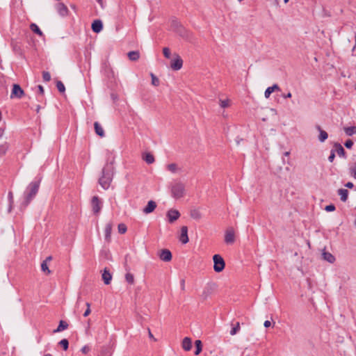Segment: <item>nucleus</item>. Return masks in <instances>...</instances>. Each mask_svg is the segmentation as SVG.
Instances as JSON below:
<instances>
[{
	"label": "nucleus",
	"mask_w": 356,
	"mask_h": 356,
	"mask_svg": "<svg viewBox=\"0 0 356 356\" xmlns=\"http://www.w3.org/2000/svg\"><path fill=\"white\" fill-rule=\"evenodd\" d=\"M113 162L114 159L111 161H109V159H107V162L102 170V176L99 178L98 182L104 190L108 189L113 181L114 175Z\"/></svg>",
	"instance_id": "nucleus-1"
},
{
	"label": "nucleus",
	"mask_w": 356,
	"mask_h": 356,
	"mask_svg": "<svg viewBox=\"0 0 356 356\" xmlns=\"http://www.w3.org/2000/svg\"><path fill=\"white\" fill-rule=\"evenodd\" d=\"M42 180V177H38L35 179L31 181L27 186L24 191V202L23 204L26 207L31 201L35 197L38 192L40 184Z\"/></svg>",
	"instance_id": "nucleus-2"
},
{
	"label": "nucleus",
	"mask_w": 356,
	"mask_h": 356,
	"mask_svg": "<svg viewBox=\"0 0 356 356\" xmlns=\"http://www.w3.org/2000/svg\"><path fill=\"white\" fill-rule=\"evenodd\" d=\"M213 270L216 273L222 271L225 266L224 259L220 254H214L213 257Z\"/></svg>",
	"instance_id": "nucleus-3"
},
{
	"label": "nucleus",
	"mask_w": 356,
	"mask_h": 356,
	"mask_svg": "<svg viewBox=\"0 0 356 356\" xmlns=\"http://www.w3.org/2000/svg\"><path fill=\"white\" fill-rule=\"evenodd\" d=\"M185 188L183 184L176 183L172 186L171 192L173 197L176 199L184 196Z\"/></svg>",
	"instance_id": "nucleus-4"
},
{
	"label": "nucleus",
	"mask_w": 356,
	"mask_h": 356,
	"mask_svg": "<svg viewBox=\"0 0 356 356\" xmlns=\"http://www.w3.org/2000/svg\"><path fill=\"white\" fill-rule=\"evenodd\" d=\"M91 207L95 214H98L102 207V202L97 196H94L91 200Z\"/></svg>",
	"instance_id": "nucleus-5"
},
{
	"label": "nucleus",
	"mask_w": 356,
	"mask_h": 356,
	"mask_svg": "<svg viewBox=\"0 0 356 356\" xmlns=\"http://www.w3.org/2000/svg\"><path fill=\"white\" fill-rule=\"evenodd\" d=\"M235 241V233L232 227L227 229L225 233V242L227 245L233 244Z\"/></svg>",
	"instance_id": "nucleus-6"
},
{
	"label": "nucleus",
	"mask_w": 356,
	"mask_h": 356,
	"mask_svg": "<svg viewBox=\"0 0 356 356\" xmlns=\"http://www.w3.org/2000/svg\"><path fill=\"white\" fill-rule=\"evenodd\" d=\"M24 95V92L22 88L18 84H14L10 94V98L20 99Z\"/></svg>",
	"instance_id": "nucleus-7"
},
{
	"label": "nucleus",
	"mask_w": 356,
	"mask_h": 356,
	"mask_svg": "<svg viewBox=\"0 0 356 356\" xmlns=\"http://www.w3.org/2000/svg\"><path fill=\"white\" fill-rule=\"evenodd\" d=\"M183 60L178 54H175V58L171 60L170 67L173 70H179L182 67Z\"/></svg>",
	"instance_id": "nucleus-8"
},
{
	"label": "nucleus",
	"mask_w": 356,
	"mask_h": 356,
	"mask_svg": "<svg viewBox=\"0 0 356 356\" xmlns=\"http://www.w3.org/2000/svg\"><path fill=\"white\" fill-rule=\"evenodd\" d=\"M166 216L168 218V222L170 223H173L180 217V213L176 209H171L168 211Z\"/></svg>",
	"instance_id": "nucleus-9"
},
{
	"label": "nucleus",
	"mask_w": 356,
	"mask_h": 356,
	"mask_svg": "<svg viewBox=\"0 0 356 356\" xmlns=\"http://www.w3.org/2000/svg\"><path fill=\"white\" fill-rule=\"evenodd\" d=\"M158 255L160 259L165 262L171 261L172 257L171 252L168 249L161 250Z\"/></svg>",
	"instance_id": "nucleus-10"
},
{
	"label": "nucleus",
	"mask_w": 356,
	"mask_h": 356,
	"mask_svg": "<svg viewBox=\"0 0 356 356\" xmlns=\"http://www.w3.org/2000/svg\"><path fill=\"white\" fill-rule=\"evenodd\" d=\"M179 241L183 244H186V243L188 242V227L186 226H183L181 228V234L179 236Z\"/></svg>",
	"instance_id": "nucleus-11"
},
{
	"label": "nucleus",
	"mask_w": 356,
	"mask_h": 356,
	"mask_svg": "<svg viewBox=\"0 0 356 356\" xmlns=\"http://www.w3.org/2000/svg\"><path fill=\"white\" fill-rule=\"evenodd\" d=\"M91 29L94 33H98L103 29V23L100 19H96L92 23Z\"/></svg>",
	"instance_id": "nucleus-12"
},
{
	"label": "nucleus",
	"mask_w": 356,
	"mask_h": 356,
	"mask_svg": "<svg viewBox=\"0 0 356 356\" xmlns=\"http://www.w3.org/2000/svg\"><path fill=\"white\" fill-rule=\"evenodd\" d=\"M156 208V203L153 200H149L147 202L146 207L143 209V213L147 214L153 212L154 209Z\"/></svg>",
	"instance_id": "nucleus-13"
},
{
	"label": "nucleus",
	"mask_w": 356,
	"mask_h": 356,
	"mask_svg": "<svg viewBox=\"0 0 356 356\" xmlns=\"http://www.w3.org/2000/svg\"><path fill=\"white\" fill-rule=\"evenodd\" d=\"M316 129L319 131L318 140L321 143L325 142L328 138L327 133L325 131L323 130L320 125H316Z\"/></svg>",
	"instance_id": "nucleus-14"
},
{
	"label": "nucleus",
	"mask_w": 356,
	"mask_h": 356,
	"mask_svg": "<svg viewBox=\"0 0 356 356\" xmlns=\"http://www.w3.org/2000/svg\"><path fill=\"white\" fill-rule=\"evenodd\" d=\"M57 12L61 16H66L68 13V9L67 6L63 3H58L56 6Z\"/></svg>",
	"instance_id": "nucleus-15"
},
{
	"label": "nucleus",
	"mask_w": 356,
	"mask_h": 356,
	"mask_svg": "<svg viewBox=\"0 0 356 356\" xmlns=\"http://www.w3.org/2000/svg\"><path fill=\"white\" fill-rule=\"evenodd\" d=\"M112 229H113L112 223L111 222H108L106 225L105 229H104V232H105L104 238H105V240L107 242H109L111 241Z\"/></svg>",
	"instance_id": "nucleus-16"
},
{
	"label": "nucleus",
	"mask_w": 356,
	"mask_h": 356,
	"mask_svg": "<svg viewBox=\"0 0 356 356\" xmlns=\"http://www.w3.org/2000/svg\"><path fill=\"white\" fill-rule=\"evenodd\" d=\"M102 280H104V284L106 285L109 284L112 280V275L106 268L104 269L102 273Z\"/></svg>",
	"instance_id": "nucleus-17"
},
{
	"label": "nucleus",
	"mask_w": 356,
	"mask_h": 356,
	"mask_svg": "<svg viewBox=\"0 0 356 356\" xmlns=\"http://www.w3.org/2000/svg\"><path fill=\"white\" fill-rule=\"evenodd\" d=\"M280 88L277 84H274L272 86L268 87L264 92V96L266 99L269 98L271 93L274 91H279Z\"/></svg>",
	"instance_id": "nucleus-18"
},
{
	"label": "nucleus",
	"mask_w": 356,
	"mask_h": 356,
	"mask_svg": "<svg viewBox=\"0 0 356 356\" xmlns=\"http://www.w3.org/2000/svg\"><path fill=\"white\" fill-rule=\"evenodd\" d=\"M68 326H69V325L66 321L61 320L59 322L58 326L57 327V328L56 330H54L53 331V332L54 333L60 332L67 329Z\"/></svg>",
	"instance_id": "nucleus-19"
},
{
	"label": "nucleus",
	"mask_w": 356,
	"mask_h": 356,
	"mask_svg": "<svg viewBox=\"0 0 356 356\" xmlns=\"http://www.w3.org/2000/svg\"><path fill=\"white\" fill-rule=\"evenodd\" d=\"M94 128L97 135L99 136L100 137H104L105 136L104 131L98 122H95L94 123Z\"/></svg>",
	"instance_id": "nucleus-20"
},
{
	"label": "nucleus",
	"mask_w": 356,
	"mask_h": 356,
	"mask_svg": "<svg viewBox=\"0 0 356 356\" xmlns=\"http://www.w3.org/2000/svg\"><path fill=\"white\" fill-rule=\"evenodd\" d=\"M143 159L147 164H152L155 161L154 155L149 152L145 153Z\"/></svg>",
	"instance_id": "nucleus-21"
},
{
	"label": "nucleus",
	"mask_w": 356,
	"mask_h": 356,
	"mask_svg": "<svg viewBox=\"0 0 356 356\" xmlns=\"http://www.w3.org/2000/svg\"><path fill=\"white\" fill-rule=\"evenodd\" d=\"M191 347H192V342H191V339L188 337H185L182 341V348L185 350L188 351L191 349Z\"/></svg>",
	"instance_id": "nucleus-22"
},
{
	"label": "nucleus",
	"mask_w": 356,
	"mask_h": 356,
	"mask_svg": "<svg viewBox=\"0 0 356 356\" xmlns=\"http://www.w3.org/2000/svg\"><path fill=\"white\" fill-rule=\"evenodd\" d=\"M128 58L131 61H136L140 58V52L138 51H131L128 53Z\"/></svg>",
	"instance_id": "nucleus-23"
},
{
	"label": "nucleus",
	"mask_w": 356,
	"mask_h": 356,
	"mask_svg": "<svg viewBox=\"0 0 356 356\" xmlns=\"http://www.w3.org/2000/svg\"><path fill=\"white\" fill-rule=\"evenodd\" d=\"M338 194L340 195V199L342 202H346L347 200L348 196V191L347 189H339Z\"/></svg>",
	"instance_id": "nucleus-24"
},
{
	"label": "nucleus",
	"mask_w": 356,
	"mask_h": 356,
	"mask_svg": "<svg viewBox=\"0 0 356 356\" xmlns=\"http://www.w3.org/2000/svg\"><path fill=\"white\" fill-rule=\"evenodd\" d=\"M323 259L327 261H328L330 264L334 263L335 261L334 257L330 252H323L322 253Z\"/></svg>",
	"instance_id": "nucleus-25"
},
{
	"label": "nucleus",
	"mask_w": 356,
	"mask_h": 356,
	"mask_svg": "<svg viewBox=\"0 0 356 356\" xmlns=\"http://www.w3.org/2000/svg\"><path fill=\"white\" fill-rule=\"evenodd\" d=\"M335 150L337 154L341 157H345V150L343 147L339 144V143H335L334 144Z\"/></svg>",
	"instance_id": "nucleus-26"
},
{
	"label": "nucleus",
	"mask_w": 356,
	"mask_h": 356,
	"mask_svg": "<svg viewBox=\"0 0 356 356\" xmlns=\"http://www.w3.org/2000/svg\"><path fill=\"white\" fill-rule=\"evenodd\" d=\"M345 134L348 136H352L354 134H356V127H347L343 128Z\"/></svg>",
	"instance_id": "nucleus-27"
},
{
	"label": "nucleus",
	"mask_w": 356,
	"mask_h": 356,
	"mask_svg": "<svg viewBox=\"0 0 356 356\" xmlns=\"http://www.w3.org/2000/svg\"><path fill=\"white\" fill-rule=\"evenodd\" d=\"M9 148V144L7 142L0 145V156L5 155Z\"/></svg>",
	"instance_id": "nucleus-28"
},
{
	"label": "nucleus",
	"mask_w": 356,
	"mask_h": 356,
	"mask_svg": "<svg viewBox=\"0 0 356 356\" xmlns=\"http://www.w3.org/2000/svg\"><path fill=\"white\" fill-rule=\"evenodd\" d=\"M30 29L33 33L38 34V35L42 36L43 35L42 31L40 29L38 25L34 23H32L30 25Z\"/></svg>",
	"instance_id": "nucleus-29"
},
{
	"label": "nucleus",
	"mask_w": 356,
	"mask_h": 356,
	"mask_svg": "<svg viewBox=\"0 0 356 356\" xmlns=\"http://www.w3.org/2000/svg\"><path fill=\"white\" fill-rule=\"evenodd\" d=\"M219 105L222 108H228L230 105V101L229 99H219Z\"/></svg>",
	"instance_id": "nucleus-30"
},
{
	"label": "nucleus",
	"mask_w": 356,
	"mask_h": 356,
	"mask_svg": "<svg viewBox=\"0 0 356 356\" xmlns=\"http://www.w3.org/2000/svg\"><path fill=\"white\" fill-rule=\"evenodd\" d=\"M166 168L172 173H176L178 171V167L176 163H170L166 166Z\"/></svg>",
	"instance_id": "nucleus-31"
},
{
	"label": "nucleus",
	"mask_w": 356,
	"mask_h": 356,
	"mask_svg": "<svg viewBox=\"0 0 356 356\" xmlns=\"http://www.w3.org/2000/svg\"><path fill=\"white\" fill-rule=\"evenodd\" d=\"M38 90V94L37 96V99L38 101H41L43 99V95H44V88L41 85H38L37 86Z\"/></svg>",
	"instance_id": "nucleus-32"
},
{
	"label": "nucleus",
	"mask_w": 356,
	"mask_h": 356,
	"mask_svg": "<svg viewBox=\"0 0 356 356\" xmlns=\"http://www.w3.org/2000/svg\"><path fill=\"white\" fill-rule=\"evenodd\" d=\"M41 269L46 274H47V275L50 274L51 271L48 268V266L47 264V260H44L42 261V263L41 264Z\"/></svg>",
	"instance_id": "nucleus-33"
},
{
	"label": "nucleus",
	"mask_w": 356,
	"mask_h": 356,
	"mask_svg": "<svg viewBox=\"0 0 356 356\" xmlns=\"http://www.w3.org/2000/svg\"><path fill=\"white\" fill-rule=\"evenodd\" d=\"M125 280L126 281L130 284H133L134 282V275L130 273H126L125 275Z\"/></svg>",
	"instance_id": "nucleus-34"
},
{
	"label": "nucleus",
	"mask_w": 356,
	"mask_h": 356,
	"mask_svg": "<svg viewBox=\"0 0 356 356\" xmlns=\"http://www.w3.org/2000/svg\"><path fill=\"white\" fill-rule=\"evenodd\" d=\"M59 345L63 348V350H67L69 347V341L67 339H63L60 341L58 343Z\"/></svg>",
	"instance_id": "nucleus-35"
},
{
	"label": "nucleus",
	"mask_w": 356,
	"mask_h": 356,
	"mask_svg": "<svg viewBox=\"0 0 356 356\" xmlns=\"http://www.w3.org/2000/svg\"><path fill=\"white\" fill-rule=\"evenodd\" d=\"M56 88L60 92H64L65 90V86L61 81L56 82Z\"/></svg>",
	"instance_id": "nucleus-36"
},
{
	"label": "nucleus",
	"mask_w": 356,
	"mask_h": 356,
	"mask_svg": "<svg viewBox=\"0 0 356 356\" xmlns=\"http://www.w3.org/2000/svg\"><path fill=\"white\" fill-rule=\"evenodd\" d=\"M240 330V323L237 322L230 331L231 335H235Z\"/></svg>",
	"instance_id": "nucleus-37"
},
{
	"label": "nucleus",
	"mask_w": 356,
	"mask_h": 356,
	"mask_svg": "<svg viewBox=\"0 0 356 356\" xmlns=\"http://www.w3.org/2000/svg\"><path fill=\"white\" fill-rule=\"evenodd\" d=\"M152 78V84L154 86H158L159 85V79L153 74H150Z\"/></svg>",
	"instance_id": "nucleus-38"
},
{
	"label": "nucleus",
	"mask_w": 356,
	"mask_h": 356,
	"mask_svg": "<svg viewBox=\"0 0 356 356\" xmlns=\"http://www.w3.org/2000/svg\"><path fill=\"white\" fill-rule=\"evenodd\" d=\"M118 229L120 234H124L127 230V227L124 223L119 224Z\"/></svg>",
	"instance_id": "nucleus-39"
},
{
	"label": "nucleus",
	"mask_w": 356,
	"mask_h": 356,
	"mask_svg": "<svg viewBox=\"0 0 356 356\" xmlns=\"http://www.w3.org/2000/svg\"><path fill=\"white\" fill-rule=\"evenodd\" d=\"M195 355H198L200 354V339H197L195 341Z\"/></svg>",
	"instance_id": "nucleus-40"
},
{
	"label": "nucleus",
	"mask_w": 356,
	"mask_h": 356,
	"mask_svg": "<svg viewBox=\"0 0 356 356\" xmlns=\"http://www.w3.org/2000/svg\"><path fill=\"white\" fill-rule=\"evenodd\" d=\"M42 79L44 81L48 82L51 80V75L49 72L44 71L42 72Z\"/></svg>",
	"instance_id": "nucleus-41"
},
{
	"label": "nucleus",
	"mask_w": 356,
	"mask_h": 356,
	"mask_svg": "<svg viewBox=\"0 0 356 356\" xmlns=\"http://www.w3.org/2000/svg\"><path fill=\"white\" fill-rule=\"evenodd\" d=\"M191 216L192 218H193L195 219H198L200 216V214L198 210L194 209L191 211Z\"/></svg>",
	"instance_id": "nucleus-42"
},
{
	"label": "nucleus",
	"mask_w": 356,
	"mask_h": 356,
	"mask_svg": "<svg viewBox=\"0 0 356 356\" xmlns=\"http://www.w3.org/2000/svg\"><path fill=\"white\" fill-rule=\"evenodd\" d=\"M163 53L164 56L166 58H170V49L168 47H164L163 49Z\"/></svg>",
	"instance_id": "nucleus-43"
},
{
	"label": "nucleus",
	"mask_w": 356,
	"mask_h": 356,
	"mask_svg": "<svg viewBox=\"0 0 356 356\" xmlns=\"http://www.w3.org/2000/svg\"><path fill=\"white\" fill-rule=\"evenodd\" d=\"M8 197L10 203L9 211H10L12 204L13 203V194L11 191L8 193Z\"/></svg>",
	"instance_id": "nucleus-44"
},
{
	"label": "nucleus",
	"mask_w": 356,
	"mask_h": 356,
	"mask_svg": "<svg viewBox=\"0 0 356 356\" xmlns=\"http://www.w3.org/2000/svg\"><path fill=\"white\" fill-rule=\"evenodd\" d=\"M86 305L87 306V309L85 311V312L83 313V316L84 317L88 316L90 314V312H91V310H90V303L89 302H86Z\"/></svg>",
	"instance_id": "nucleus-45"
},
{
	"label": "nucleus",
	"mask_w": 356,
	"mask_h": 356,
	"mask_svg": "<svg viewBox=\"0 0 356 356\" xmlns=\"http://www.w3.org/2000/svg\"><path fill=\"white\" fill-rule=\"evenodd\" d=\"M325 210L326 211H328V212H330V211H334L335 210V206L334 204H329V205H327L325 208Z\"/></svg>",
	"instance_id": "nucleus-46"
},
{
	"label": "nucleus",
	"mask_w": 356,
	"mask_h": 356,
	"mask_svg": "<svg viewBox=\"0 0 356 356\" xmlns=\"http://www.w3.org/2000/svg\"><path fill=\"white\" fill-rule=\"evenodd\" d=\"M350 175L355 179H356V164L350 168Z\"/></svg>",
	"instance_id": "nucleus-47"
},
{
	"label": "nucleus",
	"mask_w": 356,
	"mask_h": 356,
	"mask_svg": "<svg viewBox=\"0 0 356 356\" xmlns=\"http://www.w3.org/2000/svg\"><path fill=\"white\" fill-rule=\"evenodd\" d=\"M344 145L346 148L348 149H350L353 145V142L351 140H347L345 143H344Z\"/></svg>",
	"instance_id": "nucleus-48"
},
{
	"label": "nucleus",
	"mask_w": 356,
	"mask_h": 356,
	"mask_svg": "<svg viewBox=\"0 0 356 356\" xmlns=\"http://www.w3.org/2000/svg\"><path fill=\"white\" fill-rule=\"evenodd\" d=\"M335 158L334 150H331L330 155L328 156V161L332 162Z\"/></svg>",
	"instance_id": "nucleus-49"
},
{
	"label": "nucleus",
	"mask_w": 356,
	"mask_h": 356,
	"mask_svg": "<svg viewBox=\"0 0 356 356\" xmlns=\"http://www.w3.org/2000/svg\"><path fill=\"white\" fill-rule=\"evenodd\" d=\"M89 350H90V348H89L88 346H84L81 348V351L83 354H86V353H88L89 352Z\"/></svg>",
	"instance_id": "nucleus-50"
},
{
	"label": "nucleus",
	"mask_w": 356,
	"mask_h": 356,
	"mask_svg": "<svg viewBox=\"0 0 356 356\" xmlns=\"http://www.w3.org/2000/svg\"><path fill=\"white\" fill-rule=\"evenodd\" d=\"M209 295V291L206 288L204 290L203 294H202V297L204 296V298H207Z\"/></svg>",
	"instance_id": "nucleus-51"
},
{
	"label": "nucleus",
	"mask_w": 356,
	"mask_h": 356,
	"mask_svg": "<svg viewBox=\"0 0 356 356\" xmlns=\"http://www.w3.org/2000/svg\"><path fill=\"white\" fill-rule=\"evenodd\" d=\"M345 186L348 188H353L354 185L352 182H348L345 184Z\"/></svg>",
	"instance_id": "nucleus-52"
},
{
	"label": "nucleus",
	"mask_w": 356,
	"mask_h": 356,
	"mask_svg": "<svg viewBox=\"0 0 356 356\" xmlns=\"http://www.w3.org/2000/svg\"><path fill=\"white\" fill-rule=\"evenodd\" d=\"M270 325H271L270 321H268V320H267V321H266L264 322V327H270Z\"/></svg>",
	"instance_id": "nucleus-53"
},
{
	"label": "nucleus",
	"mask_w": 356,
	"mask_h": 356,
	"mask_svg": "<svg viewBox=\"0 0 356 356\" xmlns=\"http://www.w3.org/2000/svg\"><path fill=\"white\" fill-rule=\"evenodd\" d=\"M282 97L285 99L286 98H291V93L289 92L287 94L282 95Z\"/></svg>",
	"instance_id": "nucleus-54"
},
{
	"label": "nucleus",
	"mask_w": 356,
	"mask_h": 356,
	"mask_svg": "<svg viewBox=\"0 0 356 356\" xmlns=\"http://www.w3.org/2000/svg\"><path fill=\"white\" fill-rule=\"evenodd\" d=\"M148 332H149V337L150 339H153L155 341L156 339L154 338V336H153V334H152V332H151V331H150V330H149V329H148Z\"/></svg>",
	"instance_id": "nucleus-55"
},
{
	"label": "nucleus",
	"mask_w": 356,
	"mask_h": 356,
	"mask_svg": "<svg viewBox=\"0 0 356 356\" xmlns=\"http://www.w3.org/2000/svg\"><path fill=\"white\" fill-rule=\"evenodd\" d=\"M42 106L40 105H37L35 111L37 113H39L40 110L41 109Z\"/></svg>",
	"instance_id": "nucleus-56"
},
{
	"label": "nucleus",
	"mask_w": 356,
	"mask_h": 356,
	"mask_svg": "<svg viewBox=\"0 0 356 356\" xmlns=\"http://www.w3.org/2000/svg\"><path fill=\"white\" fill-rule=\"evenodd\" d=\"M51 259H52V257L51 256H49V257H47V259L45 260H47V262L48 261L51 260Z\"/></svg>",
	"instance_id": "nucleus-57"
},
{
	"label": "nucleus",
	"mask_w": 356,
	"mask_h": 356,
	"mask_svg": "<svg viewBox=\"0 0 356 356\" xmlns=\"http://www.w3.org/2000/svg\"><path fill=\"white\" fill-rule=\"evenodd\" d=\"M284 155L286 156H288L289 155V152H286L284 153Z\"/></svg>",
	"instance_id": "nucleus-58"
},
{
	"label": "nucleus",
	"mask_w": 356,
	"mask_h": 356,
	"mask_svg": "<svg viewBox=\"0 0 356 356\" xmlns=\"http://www.w3.org/2000/svg\"><path fill=\"white\" fill-rule=\"evenodd\" d=\"M111 97H112V99H115V95H114V94H112V95H111Z\"/></svg>",
	"instance_id": "nucleus-59"
},
{
	"label": "nucleus",
	"mask_w": 356,
	"mask_h": 356,
	"mask_svg": "<svg viewBox=\"0 0 356 356\" xmlns=\"http://www.w3.org/2000/svg\"><path fill=\"white\" fill-rule=\"evenodd\" d=\"M44 356H53V355L51 354L47 353V354H45Z\"/></svg>",
	"instance_id": "nucleus-60"
},
{
	"label": "nucleus",
	"mask_w": 356,
	"mask_h": 356,
	"mask_svg": "<svg viewBox=\"0 0 356 356\" xmlns=\"http://www.w3.org/2000/svg\"><path fill=\"white\" fill-rule=\"evenodd\" d=\"M96 1H97L99 3H100V4L102 3V0H96Z\"/></svg>",
	"instance_id": "nucleus-61"
},
{
	"label": "nucleus",
	"mask_w": 356,
	"mask_h": 356,
	"mask_svg": "<svg viewBox=\"0 0 356 356\" xmlns=\"http://www.w3.org/2000/svg\"><path fill=\"white\" fill-rule=\"evenodd\" d=\"M181 284H182L183 286L184 285V280H181Z\"/></svg>",
	"instance_id": "nucleus-62"
},
{
	"label": "nucleus",
	"mask_w": 356,
	"mask_h": 356,
	"mask_svg": "<svg viewBox=\"0 0 356 356\" xmlns=\"http://www.w3.org/2000/svg\"><path fill=\"white\" fill-rule=\"evenodd\" d=\"M289 0H284V2L285 3H287L289 2Z\"/></svg>",
	"instance_id": "nucleus-63"
},
{
	"label": "nucleus",
	"mask_w": 356,
	"mask_h": 356,
	"mask_svg": "<svg viewBox=\"0 0 356 356\" xmlns=\"http://www.w3.org/2000/svg\"><path fill=\"white\" fill-rule=\"evenodd\" d=\"M41 337H39L38 339V342L40 343Z\"/></svg>",
	"instance_id": "nucleus-64"
}]
</instances>
